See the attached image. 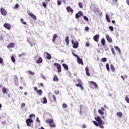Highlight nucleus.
I'll use <instances>...</instances> for the list:
<instances>
[{"mask_svg": "<svg viewBox=\"0 0 129 129\" xmlns=\"http://www.w3.org/2000/svg\"><path fill=\"white\" fill-rule=\"evenodd\" d=\"M95 120L99 123V127L100 128H104V125L105 124V122L102 121V119H101V117L98 116L96 118H95Z\"/></svg>", "mask_w": 129, "mask_h": 129, "instance_id": "obj_1", "label": "nucleus"}, {"mask_svg": "<svg viewBox=\"0 0 129 129\" xmlns=\"http://www.w3.org/2000/svg\"><path fill=\"white\" fill-rule=\"evenodd\" d=\"M53 65L55 67H56L58 73H61L62 72V68L61 67V64H60L59 63L54 62Z\"/></svg>", "mask_w": 129, "mask_h": 129, "instance_id": "obj_2", "label": "nucleus"}, {"mask_svg": "<svg viewBox=\"0 0 129 129\" xmlns=\"http://www.w3.org/2000/svg\"><path fill=\"white\" fill-rule=\"evenodd\" d=\"M89 86L91 88H97L98 87V85L95 82L90 81L89 84Z\"/></svg>", "mask_w": 129, "mask_h": 129, "instance_id": "obj_3", "label": "nucleus"}, {"mask_svg": "<svg viewBox=\"0 0 129 129\" xmlns=\"http://www.w3.org/2000/svg\"><path fill=\"white\" fill-rule=\"evenodd\" d=\"M26 122L27 126H33V119L31 118H27L26 120Z\"/></svg>", "mask_w": 129, "mask_h": 129, "instance_id": "obj_4", "label": "nucleus"}, {"mask_svg": "<svg viewBox=\"0 0 129 129\" xmlns=\"http://www.w3.org/2000/svg\"><path fill=\"white\" fill-rule=\"evenodd\" d=\"M72 44H73V48L74 49H77L79 46V43L78 41H74V40H72Z\"/></svg>", "mask_w": 129, "mask_h": 129, "instance_id": "obj_5", "label": "nucleus"}, {"mask_svg": "<svg viewBox=\"0 0 129 129\" xmlns=\"http://www.w3.org/2000/svg\"><path fill=\"white\" fill-rule=\"evenodd\" d=\"M0 12L2 16H7V15L8 14V12H7V11L5 10V8H1Z\"/></svg>", "mask_w": 129, "mask_h": 129, "instance_id": "obj_6", "label": "nucleus"}, {"mask_svg": "<svg viewBox=\"0 0 129 129\" xmlns=\"http://www.w3.org/2000/svg\"><path fill=\"white\" fill-rule=\"evenodd\" d=\"M14 84L16 85V86H19V79H18V76L17 75H15L14 77Z\"/></svg>", "mask_w": 129, "mask_h": 129, "instance_id": "obj_7", "label": "nucleus"}, {"mask_svg": "<svg viewBox=\"0 0 129 129\" xmlns=\"http://www.w3.org/2000/svg\"><path fill=\"white\" fill-rule=\"evenodd\" d=\"M99 34H96L93 36V40L95 42L98 43L99 42Z\"/></svg>", "mask_w": 129, "mask_h": 129, "instance_id": "obj_8", "label": "nucleus"}, {"mask_svg": "<svg viewBox=\"0 0 129 129\" xmlns=\"http://www.w3.org/2000/svg\"><path fill=\"white\" fill-rule=\"evenodd\" d=\"M15 45L16 43L14 42H11L7 45V48L8 49H13V48H15Z\"/></svg>", "mask_w": 129, "mask_h": 129, "instance_id": "obj_9", "label": "nucleus"}, {"mask_svg": "<svg viewBox=\"0 0 129 129\" xmlns=\"http://www.w3.org/2000/svg\"><path fill=\"white\" fill-rule=\"evenodd\" d=\"M27 56V53L25 52L23 53L22 54H20L18 55L19 58H21V59H23V60H25L26 59V57Z\"/></svg>", "mask_w": 129, "mask_h": 129, "instance_id": "obj_10", "label": "nucleus"}, {"mask_svg": "<svg viewBox=\"0 0 129 129\" xmlns=\"http://www.w3.org/2000/svg\"><path fill=\"white\" fill-rule=\"evenodd\" d=\"M29 44H30L31 46L33 47V46H35L36 45V40L35 39H30L29 41Z\"/></svg>", "mask_w": 129, "mask_h": 129, "instance_id": "obj_11", "label": "nucleus"}, {"mask_svg": "<svg viewBox=\"0 0 129 129\" xmlns=\"http://www.w3.org/2000/svg\"><path fill=\"white\" fill-rule=\"evenodd\" d=\"M76 86H77V87H80L82 90H84V87H83L82 82L76 84Z\"/></svg>", "mask_w": 129, "mask_h": 129, "instance_id": "obj_12", "label": "nucleus"}, {"mask_svg": "<svg viewBox=\"0 0 129 129\" xmlns=\"http://www.w3.org/2000/svg\"><path fill=\"white\" fill-rule=\"evenodd\" d=\"M67 11L68 13H71V14H73V9H72V8H71V7H70V6H68L66 8Z\"/></svg>", "mask_w": 129, "mask_h": 129, "instance_id": "obj_13", "label": "nucleus"}, {"mask_svg": "<svg viewBox=\"0 0 129 129\" xmlns=\"http://www.w3.org/2000/svg\"><path fill=\"white\" fill-rule=\"evenodd\" d=\"M106 39L108 41V43H111L112 42V39L109 37V35H106Z\"/></svg>", "mask_w": 129, "mask_h": 129, "instance_id": "obj_14", "label": "nucleus"}, {"mask_svg": "<svg viewBox=\"0 0 129 129\" xmlns=\"http://www.w3.org/2000/svg\"><path fill=\"white\" fill-rule=\"evenodd\" d=\"M86 75L87 76H90V73H89V68L87 67L85 68Z\"/></svg>", "mask_w": 129, "mask_h": 129, "instance_id": "obj_15", "label": "nucleus"}, {"mask_svg": "<svg viewBox=\"0 0 129 129\" xmlns=\"http://www.w3.org/2000/svg\"><path fill=\"white\" fill-rule=\"evenodd\" d=\"M4 27L7 29V30H10L11 29V25L8 23H5Z\"/></svg>", "mask_w": 129, "mask_h": 129, "instance_id": "obj_16", "label": "nucleus"}, {"mask_svg": "<svg viewBox=\"0 0 129 129\" xmlns=\"http://www.w3.org/2000/svg\"><path fill=\"white\" fill-rule=\"evenodd\" d=\"M77 62L79 64H81L82 65L84 64V63H83V60H82V59L80 58L79 56L77 57Z\"/></svg>", "mask_w": 129, "mask_h": 129, "instance_id": "obj_17", "label": "nucleus"}, {"mask_svg": "<svg viewBox=\"0 0 129 129\" xmlns=\"http://www.w3.org/2000/svg\"><path fill=\"white\" fill-rule=\"evenodd\" d=\"M53 122H54V119H53L48 118V119H46L47 123H49V124H51L53 123Z\"/></svg>", "mask_w": 129, "mask_h": 129, "instance_id": "obj_18", "label": "nucleus"}, {"mask_svg": "<svg viewBox=\"0 0 129 129\" xmlns=\"http://www.w3.org/2000/svg\"><path fill=\"white\" fill-rule=\"evenodd\" d=\"M42 62H43V58L41 57H39V58L36 61L37 64H41V63H42Z\"/></svg>", "mask_w": 129, "mask_h": 129, "instance_id": "obj_19", "label": "nucleus"}, {"mask_svg": "<svg viewBox=\"0 0 129 129\" xmlns=\"http://www.w3.org/2000/svg\"><path fill=\"white\" fill-rule=\"evenodd\" d=\"M64 41L66 43V45L67 46H69V36H66Z\"/></svg>", "mask_w": 129, "mask_h": 129, "instance_id": "obj_20", "label": "nucleus"}, {"mask_svg": "<svg viewBox=\"0 0 129 129\" xmlns=\"http://www.w3.org/2000/svg\"><path fill=\"white\" fill-rule=\"evenodd\" d=\"M45 53H46V59H47V60H51L52 58V57L51 56V54L47 52H45Z\"/></svg>", "mask_w": 129, "mask_h": 129, "instance_id": "obj_21", "label": "nucleus"}, {"mask_svg": "<svg viewBox=\"0 0 129 129\" xmlns=\"http://www.w3.org/2000/svg\"><path fill=\"white\" fill-rule=\"evenodd\" d=\"M28 15H29V16H30V17H31V18H32V19H33L34 20H37V17L33 14L28 13Z\"/></svg>", "mask_w": 129, "mask_h": 129, "instance_id": "obj_22", "label": "nucleus"}, {"mask_svg": "<svg viewBox=\"0 0 129 129\" xmlns=\"http://www.w3.org/2000/svg\"><path fill=\"white\" fill-rule=\"evenodd\" d=\"M57 37H58V35L57 34H54L52 36V42L53 43H55V41H56V39H57Z\"/></svg>", "mask_w": 129, "mask_h": 129, "instance_id": "obj_23", "label": "nucleus"}, {"mask_svg": "<svg viewBox=\"0 0 129 129\" xmlns=\"http://www.w3.org/2000/svg\"><path fill=\"white\" fill-rule=\"evenodd\" d=\"M114 49H115V50H116V51H117V52H118L119 54H121V51L120 50V48H119V47H118V46H115L114 47Z\"/></svg>", "mask_w": 129, "mask_h": 129, "instance_id": "obj_24", "label": "nucleus"}, {"mask_svg": "<svg viewBox=\"0 0 129 129\" xmlns=\"http://www.w3.org/2000/svg\"><path fill=\"white\" fill-rule=\"evenodd\" d=\"M36 92L37 94H38L39 96H42V94H43V91H42V90H37Z\"/></svg>", "mask_w": 129, "mask_h": 129, "instance_id": "obj_25", "label": "nucleus"}, {"mask_svg": "<svg viewBox=\"0 0 129 129\" xmlns=\"http://www.w3.org/2000/svg\"><path fill=\"white\" fill-rule=\"evenodd\" d=\"M62 65L66 70H69L68 65H67L66 63H62Z\"/></svg>", "mask_w": 129, "mask_h": 129, "instance_id": "obj_26", "label": "nucleus"}, {"mask_svg": "<svg viewBox=\"0 0 129 129\" xmlns=\"http://www.w3.org/2000/svg\"><path fill=\"white\" fill-rule=\"evenodd\" d=\"M110 69L112 72H114V71H115V68H114V66H113V64H110Z\"/></svg>", "mask_w": 129, "mask_h": 129, "instance_id": "obj_27", "label": "nucleus"}, {"mask_svg": "<svg viewBox=\"0 0 129 129\" xmlns=\"http://www.w3.org/2000/svg\"><path fill=\"white\" fill-rule=\"evenodd\" d=\"M98 113H99V114L100 115H103L104 114V112H103V111H102L101 109H99L98 110Z\"/></svg>", "mask_w": 129, "mask_h": 129, "instance_id": "obj_28", "label": "nucleus"}, {"mask_svg": "<svg viewBox=\"0 0 129 129\" xmlns=\"http://www.w3.org/2000/svg\"><path fill=\"white\" fill-rule=\"evenodd\" d=\"M106 19L108 23H110V18H109V16L107 14L106 15Z\"/></svg>", "mask_w": 129, "mask_h": 129, "instance_id": "obj_29", "label": "nucleus"}, {"mask_svg": "<svg viewBox=\"0 0 129 129\" xmlns=\"http://www.w3.org/2000/svg\"><path fill=\"white\" fill-rule=\"evenodd\" d=\"M53 81H55V82L59 81V79H58V77H57V76L55 75L53 77Z\"/></svg>", "mask_w": 129, "mask_h": 129, "instance_id": "obj_30", "label": "nucleus"}, {"mask_svg": "<svg viewBox=\"0 0 129 129\" xmlns=\"http://www.w3.org/2000/svg\"><path fill=\"white\" fill-rule=\"evenodd\" d=\"M101 43L102 46H105V39H104V38H102L101 40Z\"/></svg>", "mask_w": 129, "mask_h": 129, "instance_id": "obj_31", "label": "nucleus"}, {"mask_svg": "<svg viewBox=\"0 0 129 129\" xmlns=\"http://www.w3.org/2000/svg\"><path fill=\"white\" fill-rule=\"evenodd\" d=\"M116 115L119 117H121V116H122V113L121 112H117L116 113Z\"/></svg>", "mask_w": 129, "mask_h": 129, "instance_id": "obj_32", "label": "nucleus"}, {"mask_svg": "<svg viewBox=\"0 0 129 129\" xmlns=\"http://www.w3.org/2000/svg\"><path fill=\"white\" fill-rule=\"evenodd\" d=\"M42 99H43L42 101V103H43V104H46V103L48 102V101L47 100V98H46V97L43 98Z\"/></svg>", "mask_w": 129, "mask_h": 129, "instance_id": "obj_33", "label": "nucleus"}, {"mask_svg": "<svg viewBox=\"0 0 129 129\" xmlns=\"http://www.w3.org/2000/svg\"><path fill=\"white\" fill-rule=\"evenodd\" d=\"M2 92L4 94H6V93H7V88H6V87L2 88Z\"/></svg>", "mask_w": 129, "mask_h": 129, "instance_id": "obj_34", "label": "nucleus"}, {"mask_svg": "<svg viewBox=\"0 0 129 129\" xmlns=\"http://www.w3.org/2000/svg\"><path fill=\"white\" fill-rule=\"evenodd\" d=\"M35 114H31L29 116V118H30V119H32V118H33V117H34L35 118Z\"/></svg>", "mask_w": 129, "mask_h": 129, "instance_id": "obj_35", "label": "nucleus"}, {"mask_svg": "<svg viewBox=\"0 0 129 129\" xmlns=\"http://www.w3.org/2000/svg\"><path fill=\"white\" fill-rule=\"evenodd\" d=\"M111 52H112V53L113 56H115V55H116V53H115V50L114 49V48H112L111 49Z\"/></svg>", "mask_w": 129, "mask_h": 129, "instance_id": "obj_36", "label": "nucleus"}, {"mask_svg": "<svg viewBox=\"0 0 129 129\" xmlns=\"http://www.w3.org/2000/svg\"><path fill=\"white\" fill-rule=\"evenodd\" d=\"M57 6H61L62 4V0H57Z\"/></svg>", "mask_w": 129, "mask_h": 129, "instance_id": "obj_37", "label": "nucleus"}, {"mask_svg": "<svg viewBox=\"0 0 129 129\" xmlns=\"http://www.w3.org/2000/svg\"><path fill=\"white\" fill-rule=\"evenodd\" d=\"M106 69H107V70L108 71H110V69H109V63H107L106 64Z\"/></svg>", "mask_w": 129, "mask_h": 129, "instance_id": "obj_38", "label": "nucleus"}, {"mask_svg": "<svg viewBox=\"0 0 129 129\" xmlns=\"http://www.w3.org/2000/svg\"><path fill=\"white\" fill-rule=\"evenodd\" d=\"M93 122L96 126H99V123L96 122V121H93Z\"/></svg>", "mask_w": 129, "mask_h": 129, "instance_id": "obj_39", "label": "nucleus"}, {"mask_svg": "<svg viewBox=\"0 0 129 129\" xmlns=\"http://www.w3.org/2000/svg\"><path fill=\"white\" fill-rule=\"evenodd\" d=\"M84 20L86 22H89V19H88V17L86 16H84Z\"/></svg>", "mask_w": 129, "mask_h": 129, "instance_id": "obj_40", "label": "nucleus"}, {"mask_svg": "<svg viewBox=\"0 0 129 129\" xmlns=\"http://www.w3.org/2000/svg\"><path fill=\"white\" fill-rule=\"evenodd\" d=\"M78 6L80 9H82V8H83V5H82V3H81V2H79L78 3Z\"/></svg>", "mask_w": 129, "mask_h": 129, "instance_id": "obj_41", "label": "nucleus"}, {"mask_svg": "<svg viewBox=\"0 0 129 129\" xmlns=\"http://www.w3.org/2000/svg\"><path fill=\"white\" fill-rule=\"evenodd\" d=\"M28 73H29V74L30 75H35V73H34V72H32V71H28Z\"/></svg>", "mask_w": 129, "mask_h": 129, "instance_id": "obj_42", "label": "nucleus"}, {"mask_svg": "<svg viewBox=\"0 0 129 129\" xmlns=\"http://www.w3.org/2000/svg\"><path fill=\"white\" fill-rule=\"evenodd\" d=\"M11 60L12 61V62H13V63H15V62H16V59L15 58V57H14V56H11Z\"/></svg>", "mask_w": 129, "mask_h": 129, "instance_id": "obj_43", "label": "nucleus"}, {"mask_svg": "<svg viewBox=\"0 0 129 129\" xmlns=\"http://www.w3.org/2000/svg\"><path fill=\"white\" fill-rule=\"evenodd\" d=\"M49 125L50 127H56V124H55V123L49 124Z\"/></svg>", "mask_w": 129, "mask_h": 129, "instance_id": "obj_44", "label": "nucleus"}, {"mask_svg": "<svg viewBox=\"0 0 129 129\" xmlns=\"http://www.w3.org/2000/svg\"><path fill=\"white\" fill-rule=\"evenodd\" d=\"M52 97L53 98V101L54 102H57V100H56V95H52Z\"/></svg>", "mask_w": 129, "mask_h": 129, "instance_id": "obj_45", "label": "nucleus"}, {"mask_svg": "<svg viewBox=\"0 0 129 129\" xmlns=\"http://www.w3.org/2000/svg\"><path fill=\"white\" fill-rule=\"evenodd\" d=\"M42 7L44 8V9H47V4L45 2H43L42 3Z\"/></svg>", "mask_w": 129, "mask_h": 129, "instance_id": "obj_46", "label": "nucleus"}, {"mask_svg": "<svg viewBox=\"0 0 129 129\" xmlns=\"http://www.w3.org/2000/svg\"><path fill=\"white\" fill-rule=\"evenodd\" d=\"M20 21H21V23H22V24H23V25H27V22H24V19H23V18H21L20 19Z\"/></svg>", "mask_w": 129, "mask_h": 129, "instance_id": "obj_47", "label": "nucleus"}, {"mask_svg": "<svg viewBox=\"0 0 129 129\" xmlns=\"http://www.w3.org/2000/svg\"><path fill=\"white\" fill-rule=\"evenodd\" d=\"M101 61L102 62H106V61H107V58H105V57H103L101 58Z\"/></svg>", "mask_w": 129, "mask_h": 129, "instance_id": "obj_48", "label": "nucleus"}, {"mask_svg": "<svg viewBox=\"0 0 129 129\" xmlns=\"http://www.w3.org/2000/svg\"><path fill=\"white\" fill-rule=\"evenodd\" d=\"M125 100L127 102V103H129V98H128V97L126 96L125 97Z\"/></svg>", "mask_w": 129, "mask_h": 129, "instance_id": "obj_49", "label": "nucleus"}, {"mask_svg": "<svg viewBox=\"0 0 129 129\" xmlns=\"http://www.w3.org/2000/svg\"><path fill=\"white\" fill-rule=\"evenodd\" d=\"M109 29L110 30V31H111V32H113L114 29H113V27L110 26H109Z\"/></svg>", "mask_w": 129, "mask_h": 129, "instance_id": "obj_50", "label": "nucleus"}, {"mask_svg": "<svg viewBox=\"0 0 129 129\" xmlns=\"http://www.w3.org/2000/svg\"><path fill=\"white\" fill-rule=\"evenodd\" d=\"M67 104L65 103H63L62 104V107H63V108H67Z\"/></svg>", "mask_w": 129, "mask_h": 129, "instance_id": "obj_51", "label": "nucleus"}, {"mask_svg": "<svg viewBox=\"0 0 129 129\" xmlns=\"http://www.w3.org/2000/svg\"><path fill=\"white\" fill-rule=\"evenodd\" d=\"M79 17H80V15H79V13H77L75 15V18L76 19H78L79 18Z\"/></svg>", "mask_w": 129, "mask_h": 129, "instance_id": "obj_52", "label": "nucleus"}, {"mask_svg": "<svg viewBox=\"0 0 129 129\" xmlns=\"http://www.w3.org/2000/svg\"><path fill=\"white\" fill-rule=\"evenodd\" d=\"M25 106H26V104L25 103H22L21 105V108H23Z\"/></svg>", "mask_w": 129, "mask_h": 129, "instance_id": "obj_53", "label": "nucleus"}, {"mask_svg": "<svg viewBox=\"0 0 129 129\" xmlns=\"http://www.w3.org/2000/svg\"><path fill=\"white\" fill-rule=\"evenodd\" d=\"M4 63V59L3 58L0 57V64H3Z\"/></svg>", "mask_w": 129, "mask_h": 129, "instance_id": "obj_54", "label": "nucleus"}, {"mask_svg": "<svg viewBox=\"0 0 129 129\" xmlns=\"http://www.w3.org/2000/svg\"><path fill=\"white\" fill-rule=\"evenodd\" d=\"M117 1L118 0H112V2L114 5H115V4H117Z\"/></svg>", "mask_w": 129, "mask_h": 129, "instance_id": "obj_55", "label": "nucleus"}, {"mask_svg": "<svg viewBox=\"0 0 129 129\" xmlns=\"http://www.w3.org/2000/svg\"><path fill=\"white\" fill-rule=\"evenodd\" d=\"M19 4H16L15 6V9H19Z\"/></svg>", "mask_w": 129, "mask_h": 129, "instance_id": "obj_56", "label": "nucleus"}, {"mask_svg": "<svg viewBox=\"0 0 129 129\" xmlns=\"http://www.w3.org/2000/svg\"><path fill=\"white\" fill-rule=\"evenodd\" d=\"M78 14H79V15H81V16H83V13H82V11H79V12H78Z\"/></svg>", "mask_w": 129, "mask_h": 129, "instance_id": "obj_57", "label": "nucleus"}, {"mask_svg": "<svg viewBox=\"0 0 129 129\" xmlns=\"http://www.w3.org/2000/svg\"><path fill=\"white\" fill-rule=\"evenodd\" d=\"M86 47H89L90 46V43L87 42L85 45Z\"/></svg>", "mask_w": 129, "mask_h": 129, "instance_id": "obj_58", "label": "nucleus"}, {"mask_svg": "<svg viewBox=\"0 0 129 129\" xmlns=\"http://www.w3.org/2000/svg\"><path fill=\"white\" fill-rule=\"evenodd\" d=\"M43 86H44V84H43V83H41L39 84V87H43Z\"/></svg>", "mask_w": 129, "mask_h": 129, "instance_id": "obj_59", "label": "nucleus"}, {"mask_svg": "<svg viewBox=\"0 0 129 129\" xmlns=\"http://www.w3.org/2000/svg\"><path fill=\"white\" fill-rule=\"evenodd\" d=\"M73 54L75 57H76V58L79 57V56L78 55H77V54H76L75 53H74V52H73Z\"/></svg>", "mask_w": 129, "mask_h": 129, "instance_id": "obj_60", "label": "nucleus"}, {"mask_svg": "<svg viewBox=\"0 0 129 129\" xmlns=\"http://www.w3.org/2000/svg\"><path fill=\"white\" fill-rule=\"evenodd\" d=\"M89 30V27L86 26L85 28V31H88Z\"/></svg>", "mask_w": 129, "mask_h": 129, "instance_id": "obj_61", "label": "nucleus"}, {"mask_svg": "<svg viewBox=\"0 0 129 129\" xmlns=\"http://www.w3.org/2000/svg\"><path fill=\"white\" fill-rule=\"evenodd\" d=\"M36 121H38V122L39 123H40V122H41V121H40V119H39V117L36 118Z\"/></svg>", "mask_w": 129, "mask_h": 129, "instance_id": "obj_62", "label": "nucleus"}, {"mask_svg": "<svg viewBox=\"0 0 129 129\" xmlns=\"http://www.w3.org/2000/svg\"><path fill=\"white\" fill-rule=\"evenodd\" d=\"M34 91L37 92V90H38V88L37 87H34Z\"/></svg>", "mask_w": 129, "mask_h": 129, "instance_id": "obj_63", "label": "nucleus"}, {"mask_svg": "<svg viewBox=\"0 0 129 129\" xmlns=\"http://www.w3.org/2000/svg\"><path fill=\"white\" fill-rule=\"evenodd\" d=\"M2 124H6V120H4L2 122Z\"/></svg>", "mask_w": 129, "mask_h": 129, "instance_id": "obj_64", "label": "nucleus"}]
</instances>
